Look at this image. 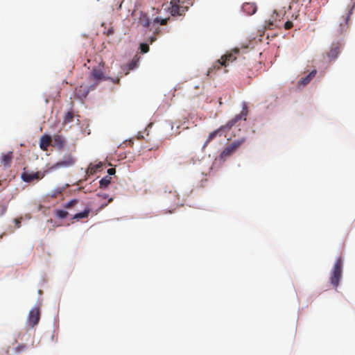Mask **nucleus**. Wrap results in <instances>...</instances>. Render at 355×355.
<instances>
[{
	"instance_id": "26",
	"label": "nucleus",
	"mask_w": 355,
	"mask_h": 355,
	"mask_svg": "<svg viewBox=\"0 0 355 355\" xmlns=\"http://www.w3.org/2000/svg\"><path fill=\"white\" fill-rule=\"evenodd\" d=\"M26 348V346L24 344L19 345L15 348V354H19L24 352Z\"/></svg>"
},
{
	"instance_id": "30",
	"label": "nucleus",
	"mask_w": 355,
	"mask_h": 355,
	"mask_svg": "<svg viewBox=\"0 0 355 355\" xmlns=\"http://www.w3.org/2000/svg\"><path fill=\"white\" fill-rule=\"evenodd\" d=\"M279 14L275 10V11H273V12L270 17V19L272 21H274L275 24H277V21H279Z\"/></svg>"
},
{
	"instance_id": "7",
	"label": "nucleus",
	"mask_w": 355,
	"mask_h": 355,
	"mask_svg": "<svg viewBox=\"0 0 355 355\" xmlns=\"http://www.w3.org/2000/svg\"><path fill=\"white\" fill-rule=\"evenodd\" d=\"M76 159L71 154L64 155L62 159L53 164L51 169H58L60 168H68L72 166L75 164Z\"/></svg>"
},
{
	"instance_id": "22",
	"label": "nucleus",
	"mask_w": 355,
	"mask_h": 355,
	"mask_svg": "<svg viewBox=\"0 0 355 355\" xmlns=\"http://www.w3.org/2000/svg\"><path fill=\"white\" fill-rule=\"evenodd\" d=\"M73 117H74V115L72 112H67V114L64 116V121H63L64 123L66 124V123H69L71 122L73 119Z\"/></svg>"
},
{
	"instance_id": "32",
	"label": "nucleus",
	"mask_w": 355,
	"mask_h": 355,
	"mask_svg": "<svg viewBox=\"0 0 355 355\" xmlns=\"http://www.w3.org/2000/svg\"><path fill=\"white\" fill-rule=\"evenodd\" d=\"M7 210V207L5 205H1L0 206V215H3L4 213H6Z\"/></svg>"
},
{
	"instance_id": "17",
	"label": "nucleus",
	"mask_w": 355,
	"mask_h": 355,
	"mask_svg": "<svg viewBox=\"0 0 355 355\" xmlns=\"http://www.w3.org/2000/svg\"><path fill=\"white\" fill-rule=\"evenodd\" d=\"M316 73L317 71L315 69L313 70L306 76L302 78L299 81V84L302 85H308L311 82V80L315 76Z\"/></svg>"
},
{
	"instance_id": "16",
	"label": "nucleus",
	"mask_w": 355,
	"mask_h": 355,
	"mask_svg": "<svg viewBox=\"0 0 355 355\" xmlns=\"http://www.w3.org/2000/svg\"><path fill=\"white\" fill-rule=\"evenodd\" d=\"M94 88L95 85L91 86L89 89L85 86L80 85L78 88H76V92L80 98H83L87 96L90 89H94Z\"/></svg>"
},
{
	"instance_id": "27",
	"label": "nucleus",
	"mask_w": 355,
	"mask_h": 355,
	"mask_svg": "<svg viewBox=\"0 0 355 355\" xmlns=\"http://www.w3.org/2000/svg\"><path fill=\"white\" fill-rule=\"evenodd\" d=\"M265 26L268 29H272V26H278V25L275 24L274 21H272L271 19H269L268 21H266Z\"/></svg>"
},
{
	"instance_id": "10",
	"label": "nucleus",
	"mask_w": 355,
	"mask_h": 355,
	"mask_svg": "<svg viewBox=\"0 0 355 355\" xmlns=\"http://www.w3.org/2000/svg\"><path fill=\"white\" fill-rule=\"evenodd\" d=\"M42 178L43 175L42 177H40L39 172L33 173L29 171H24L21 173V179L26 182H31L34 180H39Z\"/></svg>"
},
{
	"instance_id": "31",
	"label": "nucleus",
	"mask_w": 355,
	"mask_h": 355,
	"mask_svg": "<svg viewBox=\"0 0 355 355\" xmlns=\"http://www.w3.org/2000/svg\"><path fill=\"white\" fill-rule=\"evenodd\" d=\"M293 22L291 21H287L285 24H284V28L286 30H289L291 29L292 27H293Z\"/></svg>"
},
{
	"instance_id": "20",
	"label": "nucleus",
	"mask_w": 355,
	"mask_h": 355,
	"mask_svg": "<svg viewBox=\"0 0 355 355\" xmlns=\"http://www.w3.org/2000/svg\"><path fill=\"white\" fill-rule=\"evenodd\" d=\"M90 212L89 209H85L83 211L78 213L73 216V219H80L87 218Z\"/></svg>"
},
{
	"instance_id": "11",
	"label": "nucleus",
	"mask_w": 355,
	"mask_h": 355,
	"mask_svg": "<svg viewBox=\"0 0 355 355\" xmlns=\"http://www.w3.org/2000/svg\"><path fill=\"white\" fill-rule=\"evenodd\" d=\"M239 144L233 143L226 147L220 153V158L225 160L227 157L230 156L239 148Z\"/></svg>"
},
{
	"instance_id": "5",
	"label": "nucleus",
	"mask_w": 355,
	"mask_h": 355,
	"mask_svg": "<svg viewBox=\"0 0 355 355\" xmlns=\"http://www.w3.org/2000/svg\"><path fill=\"white\" fill-rule=\"evenodd\" d=\"M242 114H243V111L241 112V113L240 114L236 115L234 119H232V120L229 121L225 125H222L218 129H217V130L213 131L212 132H211L209 135L207 141H205V145H207L208 143H209L216 137H217L218 135L221 136L222 132L224 130L230 129L233 125H234L239 121H240L241 119Z\"/></svg>"
},
{
	"instance_id": "35",
	"label": "nucleus",
	"mask_w": 355,
	"mask_h": 355,
	"mask_svg": "<svg viewBox=\"0 0 355 355\" xmlns=\"http://www.w3.org/2000/svg\"><path fill=\"white\" fill-rule=\"evenodd\" d=\"M15 221L17 227H20L21 221L19 219H15Z\"/></svg>"
},
{
	"instance_id": "40",
	"label": "nucleus",
	"mask_w": 355,
	"mask_h": 355,
	"mask_svg": "<svg viewBox=\"0 0 355 355\" xmlns=\"http://www.w3.org/2000/svg\"><path fill=\"white\" fill-rule=\"evenodd\" d=\"M107 204L102 205H101V208L105 207V206H107Z\"/></svg>"
},
{
	"instance_id": "23",
	"label": "nucleus",
	"mask_w": 355,
	"mask_h": 355,
	"mask_svg": "<svg viewBox=\"0 0 355 355\" xmlns=\"http://www.w3.org/2000/svg\"><path fill=\"white\" fill-rule=\"evenodd\" d=\"M68 212L64 210H57L55 211V216L59 218H65L68 216Z\"/></svg>"
},
{
	"instance_id": "9",
	"label": "nucleus",
	"mask_w": 355,
	"mask_h": 355,
	"mask_svg": "<svg viewBox=\"0 0 355 355\" xmlns=\"http://www.w3.org/2000/svg\"><path fill=\"white\" fill-rule=\"evenodd\" d=\"M341 47L342 44L338 42L331 44L329 51L327 53V55L330 61L337 58L341 51Z\"/></svg>"
},
{
	"instance_id": "41",
	"label": "nucleus",
	"mask_w": 355,
	"mask_h": 355,
	"mask_svg": "<svg viewBox=\"0 0 355 355\" xmlns=\"http://www.w3.org/2000/svg\"><path fill=\"white\" fill-rule=\"evenodd\" d=\"M295 2H297L299 0H293Z\"/></svg>"
},
{
	"instance_id": "25",
	"label": "nucleus",
	"mask_w": 355,
	"mask_h": 355,
	"mask_svg": "<svg viewBox=\"0 0 355 355\" xmlns=\"http://www.w3.org/2000/svg\"><path fill=\"white\" fill-rule=\"evenodd\" d=\"M78 202V200H76V199H73L71 200H70L69 202H68L67 203H66L64 205V207L66 209H70L72 207H73L74 205H76L77 203Z\"/></svg>"
},
{
	"instance_id": "21",
	"label": "nucleus",
	"mask_w": 355,
	"mask_h": 355,
	"mask_svg": "<svg viewBox=\"0 0 355 355\" xmlns=\"http://www.w3.org/2000/svg\"><path fill=\"white\" fill-rule=\"evenodd\" d=\"M111 182V177L110 176H105L103 178L100 182V188L103 189L107 187Z\"/></svg>"
},
{
	"instance_id": "1",
	"label": "nucleus",
	"mask_w": 355,
	"mask_h": 355,
	"mask_svg": "<svg viewBox=\"0 0 355 355\" xmlns=\"http://www.w3.org/2000/svg\"><path fill=\"white\" fill-rule=\"evenodd\" d=\"M167 18H160L159 17H155L150 18L148 14L141 12L139 18V24L145 28H148L150 31L155 29L156 31L158 30L157 26L159 25H166L167 23Z\"/></svg>"
},
{
	"instance_id": "3",
	"label": "nucleus",
	"mask_w": 355,
	"mask_h": 355,
	"mask_svg": "<svg viewBox=\"0 0 355 355\" xmlns=\"http://www.w3.org/2000/svg\"><path fill=\"white\" fill-rule=\"evenodd\" d=\"M193 0H171V13L173 16L182 15L193 5Z\"/></svg>"
},
{
	"instance_id": "12",
	"label": "nucleus",
	"mask_w": 355,
	"mask_h": 355,
	"mask_svg": "<svg viewBox=\"0 0 355 355\" xmlns=\"http://www.w3.org/2000/svg\"><path fill=\"white\" fill-rule=\"evenodd\" d=\"M350 17V12H348L346 16L342 17L341 21H340L339 27L337 30L338 34H342L345 32L348 28V21Z\"/></svg>"
},
{
	"instance_id": "39",
	"label": "nucleus",
	"mask_w": 355,
	"mask_h": 355,
	"mask_svg": "<svg viewBox=\"0 0 355 355\" xmlns=\"http://www.w3.org/2000/svg\"><path fill=\"white\" fill-rule=\"evenodd\" d=\"M112 200H113V198H110L108 200V202H112Z\"/></svg>"
},
{
	"instance_id": "29",
	"label": "nucleus",
	"mask_w": 355,
	"mask_h": 355,
	"mask_svg": "<svg viewBox=\"0 0 355 355\" xmlns=\"http://www.w3.org/2000/svg\"><path fill=\"white\" fill-rule=\"evenodd\" d=\"M140 50H141V52L143 53H146L147 52L149 51V46L148 44H141L140 45Z\"/></svg>"
},
{
	"instance_id": "37",
	"label": "nucleus",
	"mask_w": 355,
	"mask_h": 355,
	"mask_svg": "<svg viewBox=\"0 0 355 355\" xmlns=\"http://www.w3.org/2000/svg\"><path fill=\"white\" fill-rule=\"evenodd\" d=\"M98 196H101V197H102L103 198H107V195H106V194H102V195L101 194H98Z\"/></svg>"
},
{
	"instance_id": "34",
	"label": "nucleus",
	"mask_w": 355,
	"mask_h": 355,
	"mask_svg": "<svg viewBox=\"0 0 355 355\" xmlns=\"http://www.w3.org/2000/svg\"><path fill=\"white\" fill-rule=\"evenodd\" d=\"M116 173V170L114 168H110L107 170V173L109 175H114Z\"/></svg>"
},
{
	"instance_id": "38",
	"label": "nucleus",
	"mask_w": 355,
	"mask_h": 355,
	"mask_svg": "<svg viewBox=\"0 0 355 355\" xmlns=\"http://www.w3.org/2000/svg\"><path fill=\"white\" fill-rule=\"evenodd\" d=\"M155 40L156 38L154 37H150V43H153Z\"/></svg>"
},
{
	"instance_id": "15",
	"label": "nucleus",
	"mask_w": 355,
	"mask_h": 355,
	"mask_svg": "<svg viewBox=\"0 0 355 355\" xmlns=\"http://www.w3.org/2000/svg\"><path fill=\"white\" fill-rule=\"evenodd\" d=\"M103 166V164L102 162H98L96 164H90L86 173L88 175H92L97 171H101Z\"/></svg>"
},
{
	"instance_id": "24",
	"label": "nucleus",
	"mask_w": 355,
	"mask_h": 355,
	"mask_svg": "<svg viewBox=\"0 0 355 355\" xmlns=\"http://www.w3.org/2000/svg\"><path fill=\"white\" fill-rule=\"evenodd\" d=\"M138 66V61L137 60H132L128 65V70H132L137 67Z\"/></svg>"
},
{
	"instance_id": "19",
	"label": "nucleus",
	"mask_w": 355,
	"mask_h": 355,
	"mask_svg": "<svg viewBox=\"0 0 355 355\" xmlns=\"http://www.w3.org/2000/svg\"><path fill=\"white\" fill-rule=\"evenodd\" d=\"M53 146H56L58 149H62L65 145V141L62 136L55 135L53 139Z\"/></svg>"
},
{
	"instance_id": "18",
	"label": "nucleus",
	"mask_w": 355,
	"mask_h": 355,
	"mask_svg": "<svg viewBox=\"0 0 355 355\" xmlns=\"http://www.w3.org/2000/svg\"><path fill=\"white\" fill-rule=\"evenodd\" d=\"M257 10V6L254 2H245V13L248 15H254Z\"/></svg>"
},
{
	"instance_id": "2",
	"label": "nucleus",
	"mask_w": 355,
	"mask_h": 355,
	"mask_svg": "<svg viewBox=\"0 0 355 355\" xmlns=\"http://www.w3.org/2000/svg\"><path fill=\"white\" fill-rule=\"evenodd\" d=\"M239 53V49L235 48L230 53L223 55L220 59L216 61L212 67L209 69L208 74L213 73L214 71L219 70L222 67H226L229 65L230 62L234 61L236 59V55Z\"/></svg>"
},
{
	"instance_id": "8",
	"label": "nucleus",
	"mask_w": 355,
	"mask_h": 355,
	"mask_svg": "<svg viewBox=\"0 0 355 355\" xmlns=\"http://www.w3.org/2000/svg\"><path fill=\"white\" fill-rule=\"evenodd\" d=\"M40 318V311L39 307H33L29 312L27 320V324L29 327L33 328L36 325Z\"/></svg>"
},
{
	"instance_id": "33",
	"label": "nucleus",
	"mask_w": 355,
	"mask_h": 355,
	"mask_svg": "<svg viewBox=\"0 0 355 355\" xmlns=\"http://www.w3.org/2000/svg\"><path fill=\"white\" fill-rule=\"evenodd\" d=\"M105 33L107 36L112 35L114 33V28L112 27L108 28V30L106 32H105Z\"/></svg>"
},
{
	"instance_id": "36",
	"label": "nucleus",
	"mask_w": 355,
	"mask_h": 355,
	"mask_svg": "<svg viewBox=\"0 0 355 355\" xmlns=\"http://www.w3.org/2000/svg\"><path fill=\"white\" fill-rule=\"evenodd\" d=\"M169 193H171V194H173V196L175 198H177V197H178V194H177V193H176V191H173V192L170 191Z\"/></svg>"
},
{
	"instance_id": "4",
	"label": "nucleus",
	"mask_w": 355,
	"mask_h": 355,
	"mask_svg": "<svg viewBox=\"0 0 355 355\" xmlns=\"http://www.w3.org/2000/svg\"><path fill=\"white\" fill-rule=\"evenodd\" d=\"M104 67L105 63L103 61H101L98 63L97 66L94 67L92 69V71L89 76V78L91 80H95L96 82V85H97L98 83H99L101 80H106L110 79V77H107L104 74ZM111 80L114 83H119L120 80L119 78H116L115 79L111 78Z\"/></svg>"
},
{
	"instance_id": "28",
	"label": "nucleus",
	"mask_w": 355,
	"mask_h": 355,
	"mask_svg": "<svg viewBox=\"0 0 355 355\" xmlns=\"http://www.w3.org/2000/svg\"><path fill=\"white\" fill-rule=\"evenodd\" d=\"M265 26L268 29H272V26H278V25L275 24L274 21H272L271 19H269L268 21H266Z\"/></svg>"
},
{
	"instance_id": "13",
	"label": "nucleus",
	"mask_w": 355,
	"mask_h": 355,
	"mask_svg": "<svg viewBox=\"0 0 355 355\" xmlns=\"http://www.w3.org/2000/svg\"><path fill=\"white\" fill-rule=\"evenodd\" d=\"M52 139L51 137L47 135L41 137L40 139V147L43 150H47L51 144Z\"/></svg>"
},
{
	"instance_id": "6",
	"label": "nucleus",
	"mask_w": 355,
	"mask_h": 355,
	"mask_svg": "<svg viewBox=\"0 0 355 355\" xmlns=\"http://www.w3.org/2000/svg\"><path fill=\"white\" fill-rule=\"evenodd\" d=\"M343 267V261L341 257H338L334 266V268L330 277L331 284L336 288L338 287L340 279L342 277Z\"/></svg>"
},
{
	"instance_id": "14",
	"label": "nucleus",
	"mask_w": 355,
	"mask_h": 355,
	"mask_svg": "<svg viewBox=\"0 0 355 355\" xmlns=\"http://www.w3.org/2000/svg\"><path fill=\"white\" fill-rule=\"evenodd\" d=\"M13 159V153L12 151H9L6 154H3L1 156V163L5 167H10L11 166V162Z\"/></svg>"
}]
</instances>
